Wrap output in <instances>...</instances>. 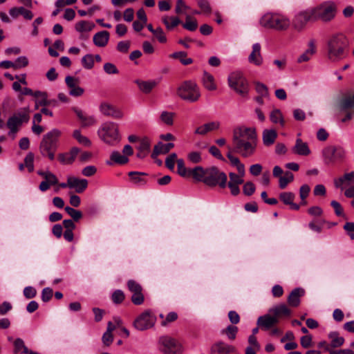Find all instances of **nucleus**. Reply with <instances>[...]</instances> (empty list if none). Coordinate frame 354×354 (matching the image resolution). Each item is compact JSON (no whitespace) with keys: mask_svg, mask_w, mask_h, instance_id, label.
I'll return each mask as SVG.
<instances>
[{"mask_svg":"<svg viewBox=\"0 0 354 354\" xmlns=\"http://www.w3.org/2000/svg\"><path fill=\"white\" fill-rule=\"evenodd\" d=\"M257 134L254 128L239 127L233 131L234 151L244 158L252 156L257 148Z\"/></svg>","mask_w":354,"mask_h":354,"instance_id":"f257e3e1","label":"nucleus"},{"mask_svg":"<svg viewBox=\"0 0 354 354\" xmlns=\"http://www.w3.org/2000/svg\"><path fill=\"white\" fill-rule=\"evenodd\" d=\"M350 53V39L344 33L330 35L326 42V55L330 62H338L346 59Z\"/></svg>","mask_w":354,"mask_h":354,"instance_id":"f03ea898","label":"nucleus"},{"mask_svg":"<svg viewBox=\"0 0 354 354\" xmlns=\"http://www.w3.org/2000/svg\"><path fill=\"white\" fill-rule=\"evenodd\" d=\"M194 174L195 181L203 183L209 187H218L220 189H225L227 187V174L216 166L206 168L196 166Z\"/></svg>","mask_w":354,"mask_h":354,"instance_id":"7ed1b4c3","label":"nucleus"},{"mask_svg":"<svg viewBox=\"0 0 354 354\" xmlns=\"http://www.w3.org/2000/svg\"><path fill=\"white\" fill-rule=\"evenodd\" d=\"M60 134L58 129H53L44 136L39 145V151L43 156H47L50 160H54Z\"/></svg>","mask_w":354,"mask_h":354,"instance_id":"20e7f679","label":"nucleus"},{"mask_svg":"<svg viewBox=\"0 0 354 354\" xmlns=\"http://www.w3.org/2000/svg\"><path fill=\"white\" fill-rule=\"evenodd\" d=\"M260 24L266 28L281 31L289 27L290 21L286 17L278 13L268 12L261 18Z\"/></svg>","mask_w":354,"mask_h":354,"instance_id":"39448f33","label":"nucleus"},{"mask_svg":"<svg viewBox=\"0 0 354 354\" xmlns=\"http://www.w3.org/2000/svg\"><path fill=\"white\" fill-rule=\"evenodd\" d=\"M98 135L104 142L109 145H116L120 140L118 124L114 122L103 124L98 130Z\"/></svg>","mask_w":354,"mask_h":354,"instance_id":"423d86ee","label":"nucleus"},{"mask_svg":"<svg viewBox=\"0 0 354 354\" xmlns=\"http://www.w3.org/2000/svg\"><path fill=\"white\" fill-rule=\"evenodd\" d=\"M177 93L180 98L190 102H196L201 96L197 84L191 80L185 81L178 87Z\"/></svg>","mask_w":354,"mask_h":354,"instance_id":"0eeeda50","label":"nucleus"},{"mask_svg":"<svg viewBox=\"0 0 354 354\" xmlns=\"http://www.w3.org/2000/svg\"><path fill=\"white\" fill-rule=\"evenodd\" d=\"M29 119V108L20 109L8 118L6 126L10 133H15L18 131L19 127L23 123L28 122Z\"/></svg>","mask_w":354,"mask_h":354,"instance_id":"6e6552de","label":"nucleus"},{"mask_svg":"<svg viewBox=\"0 0 354 354\" xmlns=\"http://www.w3.org/2000/svg\"><path fill=\"white\" fill-rule=\"evenodd\" d=\"M324 162L326 165L342 161L346 156L344 149L339 145H329L322 150Z\"/></svg>","mask_w":354,"mask_h":354,"instance_id":"1a4fd4ad","label":"nucleus"},{"mask_svg":"<svg viewBox=\"0 0 354 354\" xmlns=\"http://www.w3.org/2000/svg\"><path fill=\"white\" fill-rule=\"evenodd\" d=\"M228 84L230 88L243 97L248 93V83L243 74L239 71H235L228 77Z\"/></svg>","mask_w":354,"mask_h":354,"instance_id":"9d476101","label":"nucleus"},{"mask_svg":"<svg viewBox=\"0 0 354 354\" xmlns=\"http://www.w3.org/2000/svg\"><path fill=\"white\" fill-rule=\"evenodd\" d=\"M316 21L321 19L323 21H328L335 15V5L332 1H327L318 6L313 8Z\"/></svg>","mask_w":354,"mask_h":354,"instance_id":"9b49d317","label":"nucleus"},{"mask_svg":"<svg viewBox=\"0 0 354 354\" xmlns=\"http://www.w3.org/2000/svg\"><path fill=\"white\" fill-rule=\"evenodd\" d=\"M313 8L297 13L292 20V25L297 31L303 30L308 22L316 21Z\"/></svg>","mask_w":354,"mask_h":354,"instance_id":"f8f14e48","label":"nucleus"},{"mask_svg":"<svg viewBox=\"0 0 354 354\" xmlns=\"http://www.w3.org/2000/svg\"><path fill=\"white\" fill-rule=\"evenodd\" d=\"M155 323V319L149 310L140 314L134 321L135 328L139 330H145L151 328Z\"/></svg>","mask_w":354,"mask_h":354,"instance_id":"ddd939ff","label":"nucleus"},{"mask_svg":"<svg viewBox=\"0 0 354 354\" xmlns=\"http://www.w3.org/2000/svg\"><path fill=\"white\" fill-rule=\"evenodd\" d=\"M160 342L164 346L162 351L165 354H180L182 353L181 346L176 339L170 337H162Z\"/></svg>","mask_w":354,"mask_h":354,"instance_id":"4468645a","label":"nucleus"},{"mask_svg":"<svg viewBox=\"0 0 354 354\" xmlns=\"http://www.w3.org/2000/svg\"><path fill=\"white\" fill-rule=\"evenodd\" d=\"M37 174L44 178L39 185V189L41 192L47 191L51 186L58 184V178L57 176L49 171L38 170Z\"/></svg>","mask_w":354,"mask_h":354,"instance_id":"2eb2a0df","label":"nucleus"},{"mask_svg":"<svg viewBox=\"0 0 354 354\" xmlns=\"http://www.w3.org/2000/svg\"><path fill=\"white\" fill-rule=\"evenodd\" d=\"M235 351L236 348L234 346L221 340L214 343L210 348V354H230Z\"/></svg>","mask_w":354,"mask_h":354,"instance_id":"dca6fc26","label":"nucleus"},{"mask_svg":"<svg viewBox=\"0 0 354 354\" xmlns=\"http://www.w3.org/2000/svg\"><path fill=\"white\" fill-rule=\"evenodd\" d=\"M100 110L104 115L111 116L115 119H120L123 116L120 109L106 102H102L100 104Z\"/></svg>","mask_w":354,"mask_h":354,"instance_id":"f3484780","label":"nucleus"},{"mask_svg":"<svg viewBox=\"0 0 354 354\" xmlns=\"http://www.w3.org/2000/svg\"><path fill=\"white\" fill-rule=\"evenodd\" d=\"M65 82L67 86L70 88L69 94L74 97L81 96L84 93V89L77 86L78 83L77 79H75L71 76H66L65 78Z\"/></svg>","mask_w":354,"mask_h":354,"instance_id":"a211bd4d","label":"nucleus"},{"mask_svg":"<svg viewBox=\"0 0 354 354\" xmlns=\"http://www.w3.org/2000/svg\"><path fill=\"white\" fill-rule=\"evenodd\" d=\"M278 323V319L273 315L266 314L260 316L257 319V325L262 329L267 330Z\"/></svg>","mask_w":354,"mask_h":354,"instance_id":"6ab92c4d","label":"nucleus"},{"mask_svg":"<svg viewBox=\"0 0 354 354\" xmlns=\"http://www.w3.org/2000/svg\"><path fill=\"white\" fill-rule=\"evenodd\" d=\"M337 108L340 111H347L354 108V93L345 94L337 102Z\"/></svg>","mask_w":354,"mask_h":354,"instance_id":"aec40b11","label":"nucleus"},{"mask_svg":"<svg viewBox=\"0 0 354 354\" xmlns=\"http://www.w3.org/2000/svg\"><path fill=\"white\" fill-rule=\"evenodd\" d=\"M279 200L283 202L284 205H290V208L293 210H299L300 205L295 203V194L291 192H284L279 194Z\"/></svg>","mask_w":354,"mask_h":354,"instance_id":"412c9836","label":"nucleus"},{"mask_svg":"<svg viewBox=\"0 0 354 354\" xmlns=\"http://www.w3.org/2000/svg\"><path fill=\"white\" fill-rule=\"evenodd\" d=\"M248 62L256 66H261L263 64V57L261 53V45L259 43L253 44L252 50L248 57Z\"/></svg>","mask_w":354,"mask_h":354,"instance_id":"4be33fe9","label":"nucleus"},{"mask_svg":"<svg viewBox=\"0 0 354 354\" xmlns=\"http://www.w3.org/2000/svg\"><path fill=\"white\" fill-rule=\"evenodd\" d=\"M292 151L294 153L302 156H307L311 153L308 143L304 142L301 138H297Z\"/></svg>","mask_w":354,"mask_h":354,"instance_id":"5701e85b","label":"nucleus"},{"mask_svg":"<svg viewBox=\"0 0 354 354\" xmlns=\"http://www.w3.org/2000/svg\"><path fill=\"white\" fill-rule=\"evenodd\" d=\"M305 290L302 288H295L288 297V303L292 307H297L300 304V297L304 296Z\"/></svg>","mask_w":354,"mask_h":354,"instance_id":"b1692460","label":"nucleus"},{"mask_svg":"<svg viewBox=\"0 0 354 354\" xmlns=\"http://www.w3.org/2000/svg\"><path fill=\"white\" fill-rule=\"evenodd\" d=\"M269 313H272L274 317L278 319L281 317H288L291 314V310L284 304H281L269 310Z\"/></svg>","mask_w":354,"mask_h":354,"instance_id":"393cba45","label":"nucleus"},{"mask_svg":"<svg viewBox=\"0 0 354 354\" xmlns=\"http://www.w3.org/2000/svg\"><path fill=\"white\" fill-rule=\"evenodd\" d=\"M73 111L76 113L77 118L82 122V126L90 127L95 124L96 121L94 117L87 116L81 109L77 107H73Z\"/></svg>","mask_w":354,"mask_h":354,"instance_id":"a878e982","label":"nucleus"},{"mask_svg":"<svg viewBox=\"0 0 354 354\" xmlns=\"http://www.w3.org/2000/svg\"><path fill=\"white\" fill-rule=\"evenodd\" d=\"M176 162L178 174L183 178H192L194 180V170L195 167L187 168L183 159H178Z\"/></svg>","mask_w":354,"mask_h":354,"instance_id":"bb28decb","label":"nucleus"},{"mask_svg":"<svg viewBox=\"0 0 354 354\" xmlns=\"http://www.w3.org/2000/svg\"><path fill=\"white\" fill-rule=\"evenodd\" d=\"M308 46V48L298 57L297 62L299 63L308 62L316 53L315 40L314 39L309 41Z\"/></svg>","mask_w":354,"mask_h":354,"instance_id":"cd10ccee","label":"nucleus"},{"mask_svg":"<svg viewBox=\"0 0 354 354\" xmlns=\"http://www.w3.org/2000/svg\"><path fill=\"white\" fill-rule=\"evenodd\" d=\"M70 188H74L77 193H82L88 187V180L86 179H79L75 177H70Z\"/></svg>","mask_w":354,"mask_h":354,"instance_id":"c85d7f7f","label":"nucleus"},{"mask_svg":"<svg viewBox=\"0 0 354 354\" xmlns=\"http://www.w3.org/2000/svg\"><path fill=\"white\" fill-rule=\"evenodd\" d=\"M220 127V122L213 121L198 127L194 131L196 134L204 136L209 131L217 130Z\"/></svg>","mask_w":354,"mask_h":354,"instance_id":"c756f323","label":"nucleus"},{"mask_svg":"<svg viewBox=\"0 0 354 354\" xmlns=\"http://www.w3.org/2000/svg\"><path fill=\"white\" fill-rule=\"evenodd\" d=\"M277 138V132L274 129H264L262 133L263 143L269 147L273 145Z\"/></svg>","mask_w":354,"mask_h":354,"instance_id":"7c9ffc66","label":"nucleus"},{"mask_svg":"<svg viewBox=\"0 0 354 354\" xmlns=\"http://www.w3.org/2000/svg\"><path fill=\"white\" fill-rule=\"evenodd\" d=\"M109 39V32L106 30H102L94 35L93 41L95 46L98 47L105 46Z\"/></svg>","mask_w":354,"mask_h":354,"instance_id":"2f4dec72","label":"nucleus"},{"mask_svg":"<svg viewBox=\"0 0 354 354\" xmlns=\"http://www.w3.org/2000/svg\"><path fill=\"white\" fill-rule=\"evenodd\" d=\"M138 86L139 89L144 93H149L158 84L156 80L143 81L136 80L134 82Z\"/></svg>","mask_w":354,"mask_h":354,"instance_id":"473e14b6","label":"nucleus"},{"mask_svg":"<svg viewBox=\"0 0 354 354\" xmlns=\"http://www.w3.org/2000/svg\"><path fill=\"white\" fill-rule=\"evenodd\" d=\"M151 142L148 138H143L140 142L138 148V152L137 153V157L141 159L145 158L150 150Z\"/></svg>","mask_w":354,"mask_h":354,"instance_id":"72a5a7b5","label":"nucleus"},{"mask_svg":"<svg viewBox=\"0 0 354 354\" xmlns=\"http://www.w3.org/2000/svg\"><path fill=\"white\" fill-rule=\"evenodd\" d=\"M130 180L132 183L137 185H145L147 183V180L145 176H147V173L140 171H130L128 174Z\"/></svg>","mask_w":354,"mask_h":354,"instance_id":"f704fd0d","label":"nucleus"},{"mask_svg":"<svg viewBox=\"0 0 354 354\" xmlns=\"http://www.w3.org/2000/svg\"><path fill=\"white\" fill-rule=\"evenodd\" d=\"M202 82L204 87L208 91H214L216 89V84L214 82V77L210 73L204 71Z\"/></svg>","mask_w":354,"mask_h":354,"instance_id":"c9c22d12","label":"nucleus"},{"mask_svg":"<svg viewBox=\"0 0 354 354\" xmlns=\"http://www.w3.org/2000/svg\"><path fill=\"white\" fill-rule=\"evenodd\" d=\"M169 57L179 59L180 63L184 66H187L193 63V59L190 57H187V53L185 51L173 53L169 55Z\"/></svg>","mask_w":354,"mask_h":354,"instance_id":"e433bc0d","label":"nucleus"},{"mask_svg":"<svg viewBox=\"0 0 354 354\" xmlns=\"http://www.w3.org/2000/svg\"><path fill=\"white\" fill-rule=\"evenodd\" d=\"M270 120L274 124H279L281 127L285 126V120L283 114L278 109H275L270 112Z\"/></svg>","mask_w":354,"mask_h":354,"instance_id":"4c0bfd02","label":"nucleus"},{"mask_svg":"<svg viewBox=\"0 0 354 354\" xmlns=\"http://www.w3.org/2000/svg\"><path fill=\"white\" fill-rule=\"evenodd\" d=\"M328 338L331 339L330 344L332 348H337L342 346L344 343V338L339 336V333L337 331H332L328 334Z\"/></svg>","mask_w":354,"mask_h":354,"instance_id":"58836bf2","label":"nucleus"},{"mask_svg":"<svg viewBox=\"0 0 354 354\" xmlns=\"http://www.w3.org/2000/svg\"><path fill=\"white\" fill-rule=\"evenodd\" d=\"M162 21L169 30H172L181 23L180 19L178 17L165 16L162 18Z\"/></svg>","mask_w":354,"mask_h":354,"instance_id":"ea45409f","label":"nucleus"},{"mask_svg":"<svg viewBox=\"0 0 354 354\" xmlns=\"http://www.w3.org/2000/svg\"><path fill=\"white\" fill-rule=\"evenodd\" d=\"M95 27V24L93 22L87 21H80L75 24V30L79 32H90Z\"/></svg>","mask_w":354,"mask_h":354,"instance_id":"a19ab883","label":"nucleus"},{"mask_svg":"<svg viewBox=\"0 0 354 354\" xmlns=\"http://www.w3.org/2000/svg\"><path fill=\"white\" fill-rule=\"evenodd\" d=\"M294 180V175L290 171H287L284 173V175L282 176H280L279 179V187L280 189H285L288 183H291Z\"/></svg>","mask_w":354,"mask_h":354,"instance_id":"79ce46f5","label":"nucleus"},{"mask_svg":"<svg viewBox=\"0 0 354 354\" xmlns=\"http://www.w3.org/2000/svg\"><path fill=\"white\" fill-rule=\"evenodd\" d=\"M238 327L234 325H229L221 331L222 335H225L227 337L233 341L236 339L238 333Z\"/></svg>","mask_w":354,"mask_h":354,"instance_id":"37998d69","label":"nucleus"},{"mask_svg":"<svg viewBox=\"0 0 354 354\" xmlns=\"http://www.w3.org/2000/svg\"><path fill=\"white\" fill-rule=\"evenodd\" d=\"M110 159L112 162L118 165H124L129 161V158L126 156L121 154L118 151H113L111 153Z\"/></svg>","mask_w":354,"mask_h":354,"instance_id":"c03bdc74","label":"nucleus"},{"mask_svg":"<svg viewBox=\"0 0 354 354\" xmlns=\"http://www.w3.org/2000/svg\"><path fill=\"white\" fill-rule=\"evenodd\" d=\"M13 353L15 354L28 353V347L25 345L24 340L21 338H17L14 343Z\"/></svg>","mask_w":354,"mask_h":354,"instance_id":"a18cd8bd","label":"nucleus"},{"mask_svg":"<svg viewBox=\"0 0 354 354\" xmlns=\"http://www.w3.org/2000/svg\"><path fill=\"white\" fill-rule=\"evenodd\" d=\"M349 181L354 183V171L345 174L343 176H341L337 179H335L334 183L336 187H341L342 185L346 182Z\"/></svg>","mask_w":354,"mask_h":354,"instance_id":"49530a36","label":"nucleus"},{"mask_svg":"<svg viewBox=\"0 0 354 354\" xmlns=\"http://www.w3.org/2000/svg\"><path fill=\"white\" fill-rule=\"evenodd\" d=\"M73 138L76 139L80 144L86 147H89L91 145V140L87 137L82 136L80 130H75L73 131Z\"/></svg>","mask_w":354,"mask_h":354,"instance_id":"de8ad7c7","label":"nucleus"},{"mask_svg":"<svg viewBox=\"0 0 354 354\" xmlns=\"http://www.w3.org/2000/svg\"><path fill=\"white\" fill-rule=\"evenodd\" d=\"M125 299V295L121 290H115L111 295V300L115 304H122Z\"/></svg>","mask_w":354,"mask_h":354,"instance_id":"09e8293b","label":"nucleus"},{"mask_svg":"<svg viewBox=\"0 0 354 354\" xmlns=\"http://www.w3.org/2000/svg\"><path fill=\"white\" fill-rule=\"evenodd\" d=\"M82 66L86 69H91L94 66V57L91 54H87L82 58Z\"/></svg>","mask_w":354,"mask_h":354,"instance_id":"8fccbe9b","label":"nucleus"},{"mask_svg":"<svg viewBox=\"0 0 354 354\" xmlns=\"http://www.w3.org/2000/svg\"><path fill=\"white\" fill-rule=\"evenodd\" d=\"M64 209L66 212L72 217L74 221H78L82 217V212L73 207L66 206Z\"/></svg>","mask_w":354,"mask_h":354,"instance_id":"3c124183","label":"nucleus"},{"mask_svg":"<svg viewBox=\"0 0 354 354\" xmlns=\"http://www.w3.org/2000/svg\"><path fill=\"white\" fill-rule=\"evenodd\" d=\"M183 27L189 31H194L198 27L196 20H191L189 16H187L185 22L183 24Z\"/></svg>","mask_w":354,"mask_h":354,"instance_id":"603ef678","label":"nucleus"},{"mask_svg":"<svg viewBox=\"0 0 354 354\" xmlns=\"http://www.w3.org/2000/svg\"><path fill=\"white\" fill-rule=\"evenodd\" d=\"M131 301L133 304L140 306L143 304L145 301V297L142 291L131 292Z\"/></svg>","mask_w":354,"mask_h":354,"instance_id":"864d4df0","label":"nucleus"},{"mask_svg":"<svg viewBox=\"0 0 354 354\" xmlns=\"http://www.w3.org/2000/svg\"><path fill=\"white\" fill-rule=\"evenodd\" d=\"M174 113L162 111L160 115V119L166 124L172 125L174 123Z\"/></svg>","mask_w":354,"mask_h":354,"instance_id":"5fc2aeb1","label":"nucleus"},{"mask_svg":"<svg viewBox=\"0 0 354 354\" xmlns=\"http://www.w3.org/2000/svg\"><path fill=\"white\" fill-rule=\"evenodd\" d=\"M256 190L254 184L251 181L246 182L243 187V192L245 196H252Z\"/></svg>","mask_w":354,"mask_h":354,"instance_id":"6e6d98bb","label":"nucleus"},{"mask_svg":"<svg viewBox=\"0 0 354 354\" xmlns=\"http://www.w3.org/2000/svg\"><path fill=\"white\" fill-rule=\"evenodd\" d=\"M127 288L131 292L142 291L141 285L133 279H129L127 281Z\"/></svg>","mask_w":354,"mask_h":354,"instance_id":"4d7b16f0","label":"nucleus"},{"mask_svg":"<svg viewBox=\"0 0 354 354\" xmlns=\"http://www.w3.org/2000/svg\"><path fill=\"white\" fill-rule=\"evenodd\" d=\"M156 147L161 151L162 154H166L169 153V151L174 147V144L173 142H169L167 144H164L162 142H158L156 145Z\"/></svg>","mask_w":354,"mask_h":354,"instance_id":"13d9d810","label":"nucleus"},{"mask_svg":"<svg viewBox=\"0 0 354 354\" xmlns=\"http://www.w3.org/2000/svg\"><path fill=\"white\" fill-rule=\"evenodd\" d=\"M104 71L109 75H113L119 73V71L117 67L112 63L107 62L104 64Z\"/></svg>","mask_w":354,"mask_h":354,"instance_id":"bf43d9fd","label":"nucleus"},{"mask_svg":"<svg viewBox=\"0 0 354 354\" xmlns=\"http://www.w3.org/2000/svg\"><path fill=\"white\" fill-rule=\"evenodd\" d=\"M257 92L262 96H268V89L266 84L261 82H257L255 84Z\"/></svg>","mask_w":354,"mask_h":354,"instance_id":"052dcab7","label":"nucleus"},{"mask_svg":"<svg viewBox=\"0 0 354 354\" xmlns=\"http://www.w3.org/2000/svg\"><path fill=\"white\" fill-rule=\"evenodd\" d=\"M176 158L177 155L175 153H171L166 158L165 165L169 169H174Z\"/></svg>","mask_w":354,"mask_h":354,"instance_id":"680f3d73","label":"nucleus"},{"mask_svg":"<svg viewBox=\"0 0 354 354\" xmlns=\"http://www.w3.org/2000/svg\"><path fill=\"white\" fill-rule=\"evenodd\" d=\"M28 64V59L26 56H21L17 58L14 62L15 68H21L27 66Z\"/></svg>","mask_w":354,"mask_h":354,"instance_id":"e2e57ef3","label":"nucleus"},{"mask_svg":"<svg viewBox=\"0 0 354 354\" xmlns=\"http://www.w3.org/2000/svg\"><path fill=\"white\" fill-rule=\"evenodd\" d=\"M197 4L204 13H210L212 11L209 3L207 0H197Z\"/></svg>","mask_w":354,"mask_h":354,"instance_id":"0e129e2a","label":"nucleus"},{"mask_svg":"<svg viewBox=\"0 0 354 354\" xmlns=\"http://www.w3.org/2000/svg\"><path fill=\"white\" fill-rule=\"evenodd\" d=\"M53 295V289L50 288H45L41 291V300L44 302H48L50 300Z\"/></svg>","mask_w":354,"mask_h":354,"instance_id":"69168bd1","label":"nucleus"},{"mask_svg":"<svg viewBox=\"0 0 354 354\" xmlns=\"http://www.w3.org/2000/svg\"><path fill=\"white\" fill-rule=\"evenodd\" d=\"M153 35L157 38L160 43H165L167 41V37L161 27L156 28Z\"/></svg>","mask_w":354,"mask_h":354,"instance_id":"338daca9","label":"nucleus"},{"mask_svg":"<svg viewBox=\"0 0 354 354\" xmlns=\"http://www.w3.org/2000/svg\"><path fill=\"white\" fill-rule=\"evenodd\" d=\"M188 160L192 163H199L202 160L201 154L198 151H192L190 152L187 155Z\"/></svg>","mask_w":354,"mask_h":354,"instance_id":"774afa93","label":"nucleus"}]
</instances>
